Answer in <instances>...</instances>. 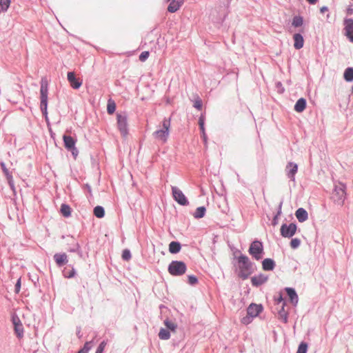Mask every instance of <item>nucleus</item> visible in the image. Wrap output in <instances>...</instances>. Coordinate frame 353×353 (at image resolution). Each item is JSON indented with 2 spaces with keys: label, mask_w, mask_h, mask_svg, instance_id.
I'll return each mask as SVG.
<instances>
[{
  "label": "nucleus",
  "mask_w": 353,
  "mask_h": 353,
  "mask_svg": "<svg viewBox=\"0 0 353 353\" xmlns=\"http://www.w3.org/2000/svg\"><path fill=\"white\" fill-rule=\"evenodd\" d=\"M171 126V119L170 118H165L162 121V127L159 129L156 130L153 133L154 137L161 141L163 143H165L167 142L169 134H170V129Z\"/></svg>",
  "instance_id": "obj_1"
},
{
  "label": "nucleus",
  "mask_w": 353,
  "mask_h": 353,
  "mask_svg": "<svg viewBox=\"0 0 353 353\" xmlns=\"http://www.w3.org/2000/svg\"><path fill=\"white\" fill-rule=\"evenodd\" d=\"M239 276L243 279H247L252 272V264L248 256L241 255L238 258Z\"/></svg>",
  "instance_id": "obj_2"
},
{
  "label": "nucleus",
  "mask_w": 353,
  "mask_h": 353,
  "mask_svg": "<svg viewBox=\"0 0 353 353\" xmlns=\"http://www.w3.org/2000/svg\"><path fill=\"white\" fill-rule=\"evenodd\" d=\"M186 265L183 261H173L168 268V272L172 276H181L185 273Z\"/></svg>",
  "instance_id": "obj_3"
},
{
  "label": "nucleus",
  "mask_w": 353,
  "mask_h": 353,
  "mask_svg": "<svg viewBox=\"0 0 353 353\" xmlns=\"http://www.w3.org/2000/svg\"><path fill=\"white\" fill-rule=\"evenodd\" d=\"M346 185L343 183H339L335 185L332 197L336 203L342 205L346 198Z\"/></svg>",
  "instance_id": "obj_4"
},
{
  "label": "nucleus",
  "mask_w": 353,
  "mask_h": 353,
  "mask_svg": "<svg viewBox=\"0 0 353 353\" xmlns=\"http://www.w3.org/2000/svg\"><path fill=\"white\" fill-rule=\"evenodd\" d=\"M263 250L262 243L254 241L250 247L249 252L255 259L259 260L261 258V254L263 252Z\"/></svg>",
  "instance_id": "obj_5"
},
{
  "label": "nucleus",
  "mask_w": 353,
  "mask_h": 353,
  "mask_svg": "<svg viewBox=\"0 0 353 353\" xmlns=\"http://www.w3.org/2000/svg\"><path fill=\"white\" fill-rule=\"evenodd\" d=\"M117 127L123 137H126L128 132L127 117L120 114H117Z\"/></svg>",
  "instance_id": "obj_6"
},
{
  "label": "nucleus",
  "mask_w": 353,
  "mask_h": 353,
  "mask_svg": "<svg viewBox=\"0 0 353 353\" xmlns=\"http://www.w3.org/2000/svg\"><path fill=\"white\" fill-rule=\"evenodd\" d=\"M48 81L46 79H42L40 88L41 105H48Z\"/></svg>",
  "instance_id": "obj_7"
},
{
  "label": "nucleus",
  "mask_w": 353,
  "mask_h": 353,
  "mask_svg": "<svg viewBox=\"0 0 353 353\" xmlns=\"http://www.w3.org/2000/svg\"><path fill=\"white\" fill-rule=\"evenodd\" d=\"M172 191L173 197L178 203L182 205H185L188 203V201L185 196L183 194L182 191L180 190L178 188L172 187Z\"/></svg>",
  "instance_id": "obj_8"
},
{
  "label": "nucleus",
  "mask_w": 353,
  "mask_h": 353,
  "mask_svg": "<svg viewBox=\"0 0 353 353\" xmlns=\"http://www.w3.org/2000/svg\"><path fill=\"white\" fill-rule=\"evenodd\" d=\"M296 231V225L294 223H290L289 225L285 224L282 225L281 228V235L284 237H292Z\"/></svg>",
  "instance_id": "obj_9"
},
{
  "label": "nucleus",
  "mask_w": 353,
  "mask_h": 353,
  "mask_svg": "<svg viewBox=\"0 0 353 353\" xmlns=\"http://www.w3.org/2000/svg\"><path fill=\"white\" fill-rule=\"evenodd\" d=\"M68 81L73 89H79L82 85V80L77 78L74 72H69L67 74Z\"/></svg>",
  "instance_id": "obj_10"
},
{
  "label": "nucleus",
  "mask_w": 353,
  "mask_h": 353,
  "mask_svg": "<svg viewBox=\"0 0 353 353\" xmlns=\"http://www.w3.org/2000/svg\"><path fill=\"white\" fill-rule=\"evenodd\" d=\"M12 321L17 337L21 338L23 335V327L19 318L17 316H12Z\"/></svg>",
  "instance_id": "obj_11"
},
{
  "label": "nucleus",
  "mask_w": 353,
  "mask_h": 353,
  "mask_svg": "<svg viewBox=\"0 0 353 353\" xmlns=\"http://www.w3.org/2000/svg\"><path fill=\"white\" fill-rule=\"evenodd\" d=\"M262 310L263 307L261 305L252 303L248 307L247 313L251 317H256L262 312Z\"/></svg>",
  "instance_id": "obj_12"
},
{
  "label": "nucleus",
  "mask_w": 353,
  "mask_h": 353,
  "mask_svg": "<svg viewBox=\"0 0 353 353\" xmlns=\"http://www.w3.org/2000/svg\"><path fill=\"white\" fill-rule=\"evenodd\" d=\"M344 24L345 35L348 37L350 41L353 42V19H345Z\"/></svg>",
  "instance_id": "obj_13"
},
{
  "label": "nucleus",
  "mask_w": 353,
  "mask_h": 353,
  "mask_svg": "<svg viewBox=\"0 0 353 353\" xmlns=\"http://www.w3.org/2000/svg\"><path fill=\"white\" fill-rule=\"evenodd\" d=\"M64 146L68 150H76V141L70 136L64 134L63 136Z\"/></svg>",
  "instance_id": "obj_14"
},
{
  "label": "nucleus",
  "mask_w": 353,
  "mask_h": 353,
  "mask_svg": "<svg viewBox=\"0 0 353 353\" xmlns=\"http://www.w3.org/2000/svg\"><path fill=\"white\" fill-rule=\"evenodd\" d=\"M184 0H172L168 7V11L174 13L176 12L183 4Z\"/></svg>",
  "instance_id": "obj_15"
},
{
  "label": "nucleus",
  "mask_w": 353,
  "mask_h": 353,
  "mask_svg": "<svg viewBox=\"0 0 353 353\" xmlns=\"http://www.w3.org/2000/svg\"><path fill=\"white\" fill-rule=\"evenodd\" d=\"M294 47L296 50H299L303 47L304 39L302 35L299 33H296L293 35Z\"/></svg>",
  "instance_id": "obj_16"
},
{
  "label": "nucleus",
  "mask_w": 353,
  "mask_h": 353,
  "mask_svg": "<svg viewBox=\"0 0 353 353\" xmlns=\"http://www.w3.org/2000/svg\"><path fill=\"white\" fill-rule=\"evenodd\" d=\"M54 259L59 266L63 265L68 263L66 254H55Z\"/></svg>",
  "instance_id": "obj_17"
},
{
  "label": "nucleus",
  "mask_w": 353,
  "mask_h": 353,
  "mask_svg": "<svg viewBox=\"0 0 353 353\" xmlns=\"http://www.w3.org/2000/svg\"><path fill=\"white\" fill-rule=\"evenodd\" d=\"M287 168L289 169L288 172V176L292 180H294V175L297 172L298 166L296 163H289L287 165Z\"/></svg>",
  "instance_id": "obj_18"
},
{
  "label": "nucleus",
  "mask_w": 353,
  "mask_h": 353,
  "mask_svg": "<svg viewBox=\"0 0 353 353\" xmlns=\"http://www.w3.org/2000/svg\"><path fill=\"white\" fill-rule=\"evenodd\" d=\"M295 215L300 222L306 221L308 218L307 212L303 208H299L295 213Z\"/></svg>",
  "instance_id": "obj_19"
},
{
  "label": "nucleus",
  "mask_w": 353,
  "mask_h": 353,
  "mask_svg": "<svg viewBox=\"0 0 353 353\" xmlns=\"http://www.w3.org/2000/svg\"><path fill=\"white\" fill-rule=\"evenodd\" d=\"M274 265V261L271 259H265L262 263L263 269L266 271L272 270Z\"/></svg>",
  "instance_id": "obj_20"
},
{
  "label": "nucleus",
  "mask_w": 353,
  "mask_h": 353,
  "mask_svg": "<svg viewBox=\"0 0 353 353\" xmlns=\"http://www.w3.org/2000/svg\"><path fill=\"white\" fill-rule=\"evenodd\" d=\"M305 107H306L305 100L303 98H301L296 101V103L294 105V110L297 112H301L305 110Z\"/></svg>",
  "instance_id": "obj_21"
},
{
  "label": "nucleus",
  "mask_w": 353,
  "mask_h": 353,
  "mask_svg": "<svg viewBox=\"0 0 353 353\" xmlns=\"http://www.w3.org/2000/svg\"><path fill=\"white\" fill-rule=\"evenodd\" d=\"M287 294L292 303L296 304L298 302V296L295 290L292 288H286Z\"/></svg>",
  "instance_id": "obj_22"
},
{
  "label": "nucleus",
  "mask_w": 353,
  "mask_h": 353,
  "mask_svg": "<svg viewBox=\"0 0 353 353\" xmlns=\"http://www.w3.org/2000/svg\"><path fill=\"white\" fill-rule=\"evenodd\" d=\"M181 250V244L176 241H172L169 245V251L172 254H176Z\"/></svg>",
  "instance_id": "obj_23"
},
{
  "label": "nucleus",
  "mask_w": 353,
  "mask_h": 353,
  "mask_svg": "<svg viewBox=\"0 0 353 353\" xmlns=\"http://www.w3.org/2000/svg\"><path fill=\"white\" fill-rule=\"evenodd\" d=\"M267 281V278L261 275L259 276H254L252 278L251 281L253 285L258 286L264 283Z\"/></svg>",
  "instance_id": "obj_24"
},
{
  "label": "nucleus",
  "mask_w": 353,
  "mask_h": 353,
  "mask_svg": "<svg viewBox=\"0 0 353 353\" xmlns=\"http://www.w3.org/2000/svg\"><path fill=\"white\" fill-rule=\"evenodd\" d=\"M1 167L2 168V170H3V173L6 176V178H7V179L8 181L9 184L11 186H12L13 185V184H12V176L10 174V173L9 172L8 168L6 167L5 163H1Z\"/></svg>",
  "instance_id": "obj_25"
},
{
  "label": "nucleus",
  "mask_w": 353,
  "mask_h": 353,
  "mask_svg": "<svg viewBox=\"0 0 353 353\" xmlns=\"http://www.w3.org/2000/svg\"><path fill=\"white\" fill-rule=\"evenodd\" d=\"M93 213L94 216L97 218H103L105 215V211L103 207L101 206H96L94 208Z\"/></svg>",
  "instance_id": "obj_26"
},
{
  "label": "nucleus",
  "mask_w": 353,
  "mask_h": 353,
  "mask_svg": "<svg viewBox=\"0 0 353 353\" xmlns=\"http://www.w3.org/2000/svg\"><path fill=\"white\" fill-rule=\"evenodd\" d=\"M204 121H205V117L202 114L199 117V125L200 130L202 132L203 138L205 141L206 140V134H205V128H204Z\"/></svg>",
  "instance_id": "obj_27"
},
{
  "label": "nucleus",
  "mask_w": 353,
  "mask_h": 353,
  "mask_svg": "<svg viewBox=\"0 0 353 353\" xmlns=\"http://www.w3.org/2000/svg\"><path fill=\"white\" fill-rule=\"evenodd\" d=\"M61 212L65 217H68L71 214V208L68 205L62 204L61 206Z\"/></svg>",
  "instance_id": "obj_28"
},
{
  "label": "nucleus",
  "mask_w": 353,
  "mask_h": 353,
  "mask_svg": "<svg viewBox=\"0 0 353 353\" xmlns=\"http://www.w3.org/2000/svg\"><path fill=\"white\" fill-rule=\"evenodd\" d=\"M115 110H116L115 102L112 99H109L108 101V105H107L108 113L110 114H112L115 112Z\"/></svg>",
  "instance_id": "obj_29"
},
{
  "label": "nucleus",
  "mask_w": 353,
  "mask_h": 353,
  "mask_svg": "<svg viewBox=\"0 0 353 353\" xmlns=\"http://www.w3.org/2000/svg\"><path fill=\"white\" fill-rule=\"evenodd\" d=\"M344 79L347 81H352L353 80V68H348L345 70Z\"/></svg>",
  "instance_id": "obj_30"
},
{
  "label": "nucleus",
  "mask_w": 353,
  "mask_h": 353,
  "mask_svg": "<svg viewBox=\"0 0 353 353\" xmlns=\"http://www.w3.org/2000/svg\"><path fill=\"white\" fill-rule=\"evenodd\" d=\"M303 19L301 17L296 16L293 18L292 24L294 27H296V28L301 27L303 25Z\"/></svg>",
  "instance_id": "obj_31"
},
{
  "label": "nucleus",
  "mask_w": 353,
  "mask_h": 353,
  "mask_svg": "<svg viewBox=\"0 0 353 353\" xmlns=\"http://www.w3.org/2000/svg\"><path fill=\"white\" fill-rule=\"evenodd\" d=\"M205 213V208L204 207H199L194 214V216L200 219L204 216Z\"/></svg>",
  "instance_id": "obj_32"
},
{
  "label": "nucleus",
  "mask_w": 353,
  "mask_h": 353,
  "mask_svg": "<svg viewBox=\"0 0 353 353\" xmlns=\"http://www.w3.org/2000/svg\"><path fill=\"white\" fill-rule=\"evenodd\" d=\"M10 5V0H0V11L5 12Z\"/></svg>",
  "instance_id": "obj_33"
},
{
  "label": "nucleus",
  "mask_w": 353,
  "mask_h": 353,
  "mask_svg": "<svg viewBox=\"0 0 353 353\" xmlns=\"http://www.w3.org/2000/svg\"><path fill=\"white\" fill-rule=\"evenodd\" d=\"M159 336L161 339L166 340L170 338V334L169 331H168L165 329H161L159 333Z\"/></svg>",
  "instance_id": "obj_34"
},
{
  "label": "nucleus",
  "mask_w": 353,
  "mask_h": 353,
  "mask_svg": "<svg viewBox=\"0 0 353 353\" xmlns=\"http://www.w3.org/2000/svg\"><path fill=\"white\" fill-rule=\"evenodd\" d=\"M307 350V345L305 343H301L296 353H306Z\"/></svg>",
  "instance_id": "obj_35"
},
{
  "label": "nucleus",
  "mask_w": 353,
  "mask_h": 353,
  "mask_svg": "<svg viewBox=\"0 0 353 353\" xmlns=\"http://www.w3.org/2000/svg\"><path fill=\"white\" fill-rule=\"evenodd\" d=\"M301 244V241L299 239H292L290 241V246L293 249L297 248Z\"/></svg>",
  "instance_id": "obj_36"
},
{
  "label": "nucleus",
  "mask_w": 353,
  "mask_h": 353,
  "mask_svg": "<svg viewBox=\"0 0 353 353\" xmlns=\"http://www.w3.org/2000/svg\"><path fill=\"white\" fill-rule=\"evenodd\" d=\"M122 259L125 261H129L131 259V253L128 250H124L122 253Z\"/></svg>",
  "instance_id": "obj_37"
},
{
  "label": "nucleus",
  "mask_w": 353,
  "mask_h": 353,
  "mask_svg": "<svg viewBox=\"0 0 353 353\" xmlns=\"http://www.w3.org/2000/svg\"><path fill=\"white\" fill-rule=\"evenodd\" d=\"M150 53L148 51H144L139 55V60L142 62L145 61L149 57Z\"/></svg>",
  "instance_id": "obj_38"
},
{
  "label": "nucleus",
  "mask_w": 353,
  "mask_h": 353,
  "mask_svg": "<svg viewBox=\"0 0 353 353\" xmlns=\"http://www.w3.org/2000/svg\"><path fill=\"white\" fill-rule=\"evenodd\" d=\"M188 283L190 285H195L197 283V281H198L197 278L193 275L188 276Z\"/></svg>",
  "instance_id": "obj_39"
},
{
  "label": "nucleus",
  "mask_w": 353,
  "mask_h": 353,
  "mask_svg": "<svg viewBox=\"0 0 353 353\" xmlns=\"http://www.w3.org/2000/svg\"><path fill=\"white\" fill-rule=\"evenodd\" d=\"M106 345V342L105 341H102L100 345H99L97 351L95 353H103V350H104V348Z\"/></svg>",
  "instance_id": "obj_40"
},
{
  "label": "nucleus",
  "mask_w": 353,
  "mask_h": 353,
  "mask_svg": "<svg viewBox=\"0 0 353 353\" xmlns=\"http://www.w3.org/2000/svg\"><path fill=\"white\" fill-rule=\"evenodd\" d=\"M91 349V342H86L83 346V347L81 350L84 353H88L89 350Z\"/></svg>",
  "instance_id": "obj_41"
},
{
  "label": "nucleus",
  "mask_w": 353,
  "mask_h": 353,
  "mask_svg": "<svg viewBox=\"0 0 353 353\" xmlns=\"http://www.w3.org/2000/svg\"><path fill=\"white\" fill-rule=\"evenodd\" d=\"M165 325H166V327L168 328H169L170 330H173V331L175 330V328L176 327L174 323L168 321H165Z\"/></svg>",
  "instance_id": "obj_42"
},
{
  "label": "nucleus",
  "mask_w": 353,
  "mask_h": 353,
  "mask_svg": "<svg viewBox=\"0 0 353 353\" xmlns=\"http://www.w3.org/2000/svg\"><path fill=\"white\" fill-rule=\"evenodd\" d=\"M194 107L198 110H201L202 108V101L201 99H198L194 101Z\"/></svg>",
  "instance_id": "obj_43"
},
{
  "label": "nucleus",
  "mask_w": 353,
  "mask_h": 353,
  "mask_svg": "<svg viewBox=\"0 0 353 353\" xmlns=\"http://www.w3.org/2000/svg\"><path fill=\"white\" fill-rule=\"evenodd\" d=\"M47 108H48V105H41V112L43 114V116H45V118H46V120L48 121V110H47Z\"/></svg>",
  "instance_id": "obj_44"
},
{
  "label": "nucleus",
  "mask_w": 353,
  "mask_h": 353,
  "mask_svg": "<svg viewBox=\"0 0 353 353\" xmlns=\"http://www.w3.org/2000/svg\"><path fill=\"white\" fill-rule=\"evenodd\" d=\"M252 318L253 317H251L249 315H248L247 316L243 317L242 319L241 322H242V323L245 324V325L249 324L252 321Z\"/></svg>",
  "instance_id": "obj_45"
},
{
  "label": "nucleus",
  "mask_w": 353,
  "mask_h": 353,
  "mask_svg": "<svg viewBox=\"0 0 353 353\" xmlns=\"http://www.w3.org/2000/svg\"><path fill=\"white\" fill-rule=\"evenodd\" d=\"M20 287H21V281L20 279L18 280L16 285H15V290H16V292H19V290H20Z\"/></svg>",
  "instance_id": "obj_46"
},
{
  "label": "nucleus",
  "mask_w": 353,
  "mask_h": 353,
  "mask_svg": "<svg viewBox=\"0 0 353 353\" xmlns=\"http://www.w3.org/2000/svg\"><path fill=\"white\" fill-rule=\"evenodd\" d=\"M327 11H328V8L327 6H323L320 8V12L321 13H324Z\"/></svg>",
  "instance_id": "obj_47"
},
{
  "label": "nucleus",
  "mask_w": 353,
  "mask_h": 353,
  "mask_svg": "<svg viewBox=\"0 0 353 353\" xmlns=\"http://www.w3.org/2000/svg\"><path fill=\"white\" fill-rule=\"evenodd\" d=\"M307 1L311 4H314L317 0H307Z\"/></svg>",
  "instance_id": "obj_48"
},
{
  "label": "nucleus",
  "mask_w": 353,
  "mask_h": 353,
  "mask_svg": "<svg viewBox=\"0 0 353 353\" xmlns=\"http://www.w3.org/2000/svg\"><path fill=\"white\" fill-rule=\"evenodd\" d=\"M72 152V154L74 155H77V150L76 149V150H71Z\"/></svg>",
  "instance_id": "obj_49"
},
{
  "label": "nucleus",
  "mask_w": 353,
  "mask_h": 353,
  "mask_svg": "<svg viewBox=\"0 0 353 353\" xmlns=\"http://www.w3.org/2000/svg\"><path fill=\"white\" fill-rule=\"evenodd\" d=\"M276 216H275L274 220H273V225H276Z\"/></svg>",
  "instance_id": "obj_50"
}]
</instances>
